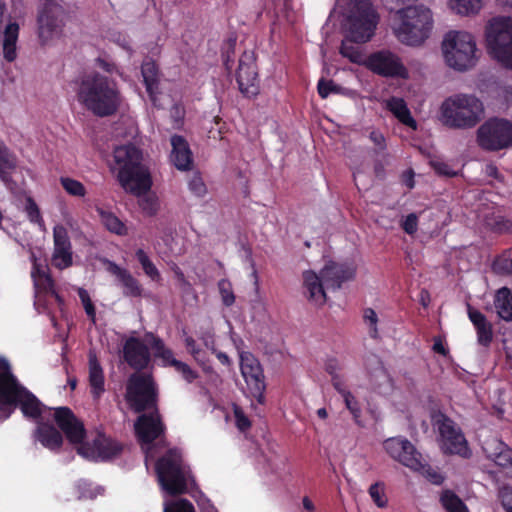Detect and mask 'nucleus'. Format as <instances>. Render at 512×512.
Wrapping results in <instances>:
<instances>
[{
  "instance_id": "obj_1",
  "label": "nucleus",
  "mask_w": 512,
  "mask_h": 512,
  "mask_svg": "<svg viewBox=\"0 0 512 512\" xmlns=\"http://www.w3.org/2000/svg\"><path fill=\"white\" fill-rule=\"evenodd\" d=\"M113 156L119 166L117 179L122 188L136 196L144 195L139 199V207L146 215H155L159 204L155 197L146 195L152 180L148 168L142 163V151L133 144H127L116 147Z\"/></svg>"
},
{
  "instance_id": "obj_2",
  "label": "nucleus",
  "mask_w": 512,
  "mask_h": 512,
  "mask_svg": "<svg viewBox=\"0 0 512 512\" xmlns=\"http://www.w3.org/2000/svg\"><path fill=\"white\" fill-rule=\"evenodd\" d=\"M77 98L88 111L101 118L116 114L122 103L117 82L98 72L82 77Z\"/></svg>"
},
{
  "instance_id": "obj_3",
  "label": "nucleus",
  "mask_w": 512,
  "mask_h": 512,
  "mask_svg": "<svg viewBox=\"0 0 512 512\" xmlns=\"http://www.w3.org/2000/svg\"><path fill=\"white\" fill-rule=\"evenodd\" d=\"M0 365V422L10 418L16 408L26 418H39L42 414L39 399L19 382L7 360L0 361Z\"/></svg>"
},
{
  "instance_id": "obj_4",
  "label": "nucleus",
  "mask_w": 512,
  "mask_h": 512,
  "mask_svg": "<svg viewBox=\"0 0 512 512\" xmlns=\"http://www.w3.org/2000/svg\"><path fill=\"white\" fill-rule=\"evenodd\" d=\"M393 33L404 45L420 46L430 36L433 16L424 5H414L397 10L393 16Z\"/></svg>"
},
{
  "instance_id": "obj_5",
  "label": "nucleus",
  "mask_w": 512,
  "mask_h": 512,
  "mask_svg": "<svg viewBox=\"0 0 512 512\" xmlns=\"http://www.w3.org/2000/svg\"><path fill=\"white\" fill-rule=\"evenodd\" d=\"M484 106L480 99L470 94H455L440 106V121L451 129H471L482 120Z\"/></svg>"
},
{
  "instance_id": "obj_6",
  "label": "nucleus",
  "mask_w": 512,
  "mask_h": 512,
  "mask_svg": "<svg viewBox=\"0 0 512 512\" xmlns=\"http://www.w3.org/2000/svg\"><path fill=\"white\" fill-rule=\"evenodd\" d=\"M155 472L162 489L171 496L187 493L188 485L195 483L189 466L175 449H169L156 461Z\"/></svg>"
},
{
  "instance_id": "obj_7",
  "label": "nucleus",
  "mask_w": 512,
  "mask_h": 512,
  "mask_svg": "<svg viewBox=\"0 0 512 512\" xmlns=\"http://www.w3.org/2000/svg\"><path fill=\"white\" fill-rule=\"evenodd\" d=\"M344 15L349 40L358 43L371 40L379 23V15L370 0H349Z\"/></svg>"
},
{
  "instance_id": "obj_8",
  "label": "nucleus",
  "mask_w": 512,
  "mask_h": 512,
  "mask_svg": "<svg viewBox=\"0 0 512 512\" xmlns=\"http://www.w3.org/2000/svg\"><path fill=\"white\" fill-rule=\"evenodd\" d=\"M442 51L447 65L458 71H466L477 62L476 42L468 32L447 33L442 42Z\"/></svg>"
},
{
  "instance_id": "obj_9",
  "label": "nucleus",
  "mask_w": 512,
  "mask_h": 512,
  "mask_svg": "<svg viewBox=\"0 0 512 512\" xmlns=\"http://www.w3.org/2000/svg\"><path fill=\"white\" fill-rule=\"evenodd\" d=\"M486 48L502 66L512 69V18H493L485 30Z\"/></svg>"
},
{
  "instance_id": "obj_10",
  "label": "nucleus",
  "mask_w": 512,
  "mask_h": 512,
  "mask_svg": "<svg viewBox=\"0 0 512 512\" xmlns=\"http://www.w3.org/2000/svg\"><path fill=\"white\" fill-rule=\"evenodd\" d=\"M125 400L136 413L158 408V388L150 373H132L126 383Z\"/></svg>"
},
{
  "instance_id": "obj_11",
  "label": "nucleus",
  "mask_w": 512,
  "mask_h": 512,
  "mask_svg": "<svg viewBox=\"0 0 512 512\" xmlns=\"http://www.w3.org/2000/svg\"><path fill=\"white\" fill-rule=\"evenodd\" d=\"M431 424L439 434L441 448L445 454L458 455L468 459L472 455L468 441L461 428L445 413L433 410L430 414Z\"/></svg>"
},
{
  "instance_id": "obj_12",
  "label": "nucleus",
  "mask_w": 512,
  "mask_h": 512,
  "mask_svg": "<svg viewBox=\"0 0 512 512\" xmlns=\"http://www.w3.org/2000/svg\"><path fill=\"white\" fill-rule=\"evenodd\" d=\"M477 144L485 151H499L512 146V123L506 119L490 118L477 130Z\"/></svg>"
},
{
  "instance_id": "obj_13",
  "label": "nucleus",
  "mask_w": 512,
  "mask_h": 512,
  "mask_svg": "<svg viewBox=\"0 0 512 512\" xmlns=\"http://www.w3.org/2000/svg\"><path fill=\"white\" fill-rule=\"evenodd\" d=\"M240 371L247 385L249 395L259 404L265 401V376L259 360L248 351L240 353Z\"/></svg>"
},
{
  "instance_id": "obj_14",
  "label": "nucleus",
  "mask_w": 512,
  "mask_h": 512,
  "mask_svg": "<svg viewBox=\"0 0 512 512\" xmlns=\"http://www.w3.org/2000/svg\"><path fill=\"white\" fill-rule=\"evenodd\" d=\"M365 67L382 77L404 79L408 77V71L401 59L389 50L371 53L365 60Z\"/></svg>"
},
{
  "instance_id": "obj_15",
  "label": "nucleus",
  "mask_w": 512,
  "mask_h": 512,
  "mask_svg": "<svg viewBox=\"0 0 512 512\" xmlns=\"http://www.w3.org/2000/svg\"><path fill=\"white\" fill-rule=\"evenodd\" d=\"M236 81L240 92L247 98L259 93L256 57L253 51H244L236 70Z\"/></svg>"
},
{
  "instance_id": "obj_16",
  "label": "nucleus",
  "mask_w": 512,
  "mask_h": 512,
  "mask_svg": "<svg viewBox=\"0 0 512 512\" xmlns=\"http://www.w3.org/2000/svg\"><path fill=\"white\" fill-rule=\"evenodd\" d=\"M37 17L38 35L44 43L60 32L63 26L64 8L52 0H45Z\"/></svg>"
},
{
  "instance_id": "obj_17",
  "label": "nucleus",
  "mask_w": 512,
  "mask_h": 512,
  "mask_svg": "<svg viewBox=\"0 0 512 512\" xmlns=\"http://www.w3.org/2000/svg\"><path fill=\"white\" fill-rule=\"evenodd\" d=\"M384 449L391 458L414 471H419L423 467L421 454L406 438H389L384 441Z\"/></svg>"
},
{
  "instance_id": "obj_18",
  "label": "nucleus",
  "mask_w": 512,
  "mask_h": 512,
  "mask_svg": "<svg viewBox=\"0 0 512 512\" xmlns=\"http://www.w3.org/2000/svg\"><path fill=\"white\" fill-rule=\"evenodd\" d=\"M122 356L127 365L135 372L143 373L151 364L149 346L139 337H128L122 348Z\"/></svg>"
},
{
  "instance_id": "obj_19",
  "label": "nucleus",
  "mask_w": 512,
  "mask_h": 512,
  "mask_svg": "<svg viewBox=\"0 0 512 512\" xmlns=\"http://www.w3.org/2000/svg\"><path fill=\"white\" fill-rule=\"evenodd\" d=\"M134 428L139 442L146 445L153 443L165 432V425L162 422L158 408L152 410L149 414H141L137 418Z\"/></svg>"
},
{
  "instance_id": "obj_20",
  "label": "nucleus",
  "mask_w": 512,
  "mask_h": 512,
  "mask_svg": "<svg viewBox=\"0 0 512 512\" xmlns=\"http://www.w3.org/2000/svg\"><path fill=\"white\" fill-rule=\"evenodd\" d=\"M54 419L70 443L81 444L84 441L86 437L84 424L74 415L70 408H56Z\"/></svg>"
},
{
  "instance_id": "obj_21",
  "label": "nucleus",
  "mask_w": 512,
  "mask_h": 512,
  "mask_svg": "<svg viewBox=\"0 0 512 512\" xmlns=\"http://www.w3.org/2000/svg\"><path fill=\"white\" fill-rule=\"evenodd\" d=\"M356 269L352 264L329 261L321 269V279L328 290H337L342 284L354 279Z\"/></svg>"
},
{
  "instance_id": "obj_22",
  "label": "nucleus",
  "mask_w": 512,
  "mask_h": 512,
  "mask_svg": "<svg viewBox=\"0 0 512 512\" xmlns=\"http://www.w3.org/2000/svg\"><path fill=\"white\" fill-rule=\"evenodd\" d=\"M53 241L52 265L59 270L70 267L73 263L72 245L64 226L57 225L54 227Z\"/></svg>"
},
{
  "instance_id": "obj_23",
  "label": "nucleus",
  "mask_w": 512,
  "mask_h": 512,
  "mask_svg": "<svg viewBox=\"0 0 512 512\" xmlns=\"http://www.w3.org/2000/svg\"><path fill=\"white\" fill-rule=\"evenodd\" d=\"M17 166V156L5 144L0 143V180L12 194L20 192L19 185L12 177Z\"/></svg>"
},
{
  "instance_id": "obj_24",
  "label": "nucleus",
  "mask_w": 512,
  "mask_h": 512,
  "mask_svg": "<svg viewBox=\"0 0 512 512\" xmlns=\"http://www.w3.org/2000/svg\"><path fill=\"white\" fill-rule=\"evenodd\" d=\"M107 271L114 275L121 286L123 287V294L127 297L138 298L142 296L143 287L138 279H136L130 271L120 267L113 261L107 260Z\"/></svg>"
},
{
  "instance_id": "obj_25",
  "label": "nucleus",
  "mask_w": 512,
  "mask_h": 512,
  "mask_svg": "<svg viewBox=\"0 0 512 512\" xmlns=\"http://www.w3.org/2000/svg\"><path fill=\"white\" fill-rule=\"evenodd\" d=\"M467 315L476 330L478 343L483 347H489L493 341L492 323L469 303H467Z\"/></svg>"
},
{
  "instance_id": "obj_26",
  "label": "nucleus",
  "mask_w": 512,
  "mask_h": 512,
  "mask_svg": "<svg viewBox=\"0 0 512 512\" xmlns=\"http://www.w3.org/2000/svg\"><path fill=\"white\" fill-rule=\"evenodd\" d=\"M171 161L178 170H190L193 164V156L187 140L181 135L171 137Z\"/></svg>"
},
{
  "instance_id": "obj_27",
  "label": "nucleus",
  "mask_w": 512,
  "mask_h": 512,
  "mask_svg": "<svg viewBox=\"0 0 512 512\" xmlns=\"http://www.w3.org/2000/svg\"><path fill=\"white\" fill-rule=\"evenodd\" d=\"M34 435L43 447L51 451H58L63 444L61 432L48 423H39Z\"/></svg>"
},
{
  "instance_id": "obj_28",
  "label": "nucleus",
  "mask_w": 512,
  "mask_h": 512,
  "mask_svg": "<svg viewBox=\"0 0 512 512\" xmlns=\"http://www.w3.org/2000/svg\"><path fill=\"white\" fill-rule=\"evenodd\" d=\"M89 385L94 399H99L105 392L104 372L95 354L90 353L88 358Z\"/></svg>"
},
{
  "instance_id": "obj_29",
  "label": "nucleus",
  "mask_w": 512,
  "mask_h": 512,
  "mask_svg": "<svg viewBox=\"0 0 512 512\" xmlns=\"http://www.w3.org/2000/svg\"><path fill=\"white\" fill-rule=\"evenodd\" d=\"M304 286L307 289L308 299L316 304L322 305L326 302L325 285L321 279V275H317L314 271L308 270L303 273Z\"/></svg>"
},
{
  "instance_id": "obj_30",
  "label": "nucleus",
  "mask_w": 512,
  "mask_h": 512,
  "mask_svg": "<svg viewBox=\"0 0 512 512\" xmlns=\"http://www.w3.org/2000/svg\"><path fill=\"white\" fill-rule=\"evenodd\" d=\"M20 27L17 22H9L3 31L2 50L7 62H13L17 58V41Z\"/></svg>"
},
{
  "instance_id": "obj_31",
  "label": "nucleus",
  "mask_w": 512,
  "mask_h": 512,
  "mask_svg": "<svg viewBox=\"0 0 512 512\" xmlns=\"http://www.w3.org/2000/svg\"><path fill=\"white\" fill-rule=\"evenodd\" d=\"M141 73L150 100L155 104L159 94V70L154 61H146L142 64Z\"/></svg>"
},
{
  "instance_id": "obj_32",
  "label": "nucleus",
  "mask_w": 512,
  "mask_h": 512,
  "mask_svg": "<svg viewBox=\"0 0 512 512\" xmlns=\"http://www.w3.org/2000/svg\"><path fill=\"white\" fill-rule=\"evenodd\" d=\"M387 109L399 120V122L414 130L417 129V122L412 117L404 99L391 97L387 101Z\"/></svg>"
},
{
  "instance_id": "obj_33",
  "label": "nucleus",
  "mask_w": 512,
  "mask_h": 512,
  "mask_svg": "<svg viewBox=\"0 0 512 512\" xmlns=\"http://www.w3.org/2000/svg\"><path fill=\"white\" fill-rule=\"evenodd\" d=\"M487 452V457L492 460L497 466L504 469H509V475L512 478V449L502 441H495L493 443V452Z\"/></svg>"
},
{
  "instance_id": "obj_34",
  "label": "nucleus",
  "mask_w": 512,
  "mask_h": 512,
  "mask_svg": "<svg viewBox=\"0 0 512 512\" xmlns=\"http://www.w3.org/2000/svg\"><path fill=\"white\" fill-rule=\"evenodd\" d=\"M95 210L100 218L102 225L113 234L118 236H125L128 234V229L125 223L120 220L112 211L103 207L96 206Z\"/></svg>"
},
{
  "instance_id": "obj_35",
  "label": "nucleus",
  "mask_w": 512,
  "mask_h": 512,
  "mask_svg": "<svg viewBox=\"0 0 512 512\" xmlns=\"http://www.w3.org/2000/svg\"><path fill=\"white\" fill-rule=\"evenodd\" d=\"M93 446L100 458L103 460L112 459L122 452V445L109 437L99 436L94 442Z\"/></svg>"
},
{
  "instance_id": "obj_36",
  "label": "nucleus",
  "mask_w": 512,
  "mask_h": 512,
  "mask_svg": "<svg viewBox=\"0 0 512 512\" xmlns=\"http://www.w3.org/2000/svg\"><path fill=\"white\" fill-rule=\"evenodd\" d=\"M494 305L498 316L505 321H512V292L507 287L497 290Z\"/></svg>"
},
{
  "instance_id": "obj_37",
  "label": "nucleus",
  "mask_w": 512,
  "mask_h": 512,
  "mask_svg": "<svg viewBox=\"0 0 512 512\" xmlns=\"http://www.w3.org/2000/svg\"><path fill=\"white\" fill-rule=\"evenodd\" d=\"M32 278L37 290L50 294L59 303L63 301L62 297L54 288L55 284L53 278L48 273L43 270L36 269L32 272Z\"/></svg>"
},
{
  "instance_id": "obj_38",
  "label": "nucleus",
  "mask_w": 512,
  "mask_h": 512,
  "mask_svg": "<svg viewBox=\"0 0 512 512\" xmlns=\"http://www.w3.org/2000/svg\"><path fill=\"white\" fill-rule=\"evenodd\" d=\"M355 43L359 44L358 42L349 40L348 35L346 34L341 43L339 53L343 57L349 59L350 62L365 66V60L367 57L364 56L360 47L354 45Z\"/></svg>"
},
{
  "instance_id": "obj_39",
  "label": "nucleus",
  "mask_w": 512,
  "mask_h": 512,
  "mask_svg": "<svg viewBox=\"0 0 512 512\" xmlns=\"http://www.w3.org/2000/svg\"><path fill=\"white\" fill-rule=\"evenodd\" d=\"M485 227L495 234H510L512 233V220L499 214L487 215Z\"/></svg>"
},
{
  "instance_id": "obj_40",
  "label": "nucleus",
  "mask_w": 512,
  "mask_h": 512,
  "mask_svg": "<svg viewBox=\"0 0 512 512\" xmlns=\"http://www.w3.org/2000/svg\"><path fill=\"white\" fill-rule=\"evenodd\" d=\"M440 502L447 512H469L467 505L451 490L442 492Z\"/></svg>"
},
{
  "instance_id": "obj_41",
  "label": "nucleus",
  "mask_w": 512,
  "mask_h": 512,
  "mask_svg": "<svg viewBox=\"0 0 512 512\" xmlns=\"http://www.w3.org/2000/svg\"><path fill=\"white\" fill-rule=\"evenodd\" d=\"M492 269L497 275L512 276V247L504 250L494 259Z\"/></svg>"
},
{
  "instance_id": "obj_42",
  "label": "nucleus",
  "mask_w": 512,
  "mask_h": 512,
  "mask_svg": "<svg viewBox=\"0 0 512 512\" xmlns=\"http://www.w3.org/2000/svg\"><path fill=\"white\" fill-rule=\"evenodd\" d=\"M483 5V0H451V7L460 15L477 14Z\"/></svg>"
},
{
  "instance_id": "obj_43",
  "label": "nucleus",
  "mask_w": 512,
  "mask_h": 512,
  "mask_svg": "<svg viewBox=\"0 0 512 512\" xmlns=\"http://www.w3.org/2000/svg\"><path fill=\"white\" fill-rule=\"evenodd\" d=\"M25 212L28 220L31 223L37 224L41 229L45 228V222L41 215L40 209L35 200L30 196L26 198Z\"/></svg>"
},
{
  "instance_id": "obj_44",
  "label": "nucleus",
  "mask_w": 512,
  "mask_h": 512,
  "mask_svg": "<svg viewBox=\"0 0 512 512\" xmlns=\"http://www.w3.org/2000/svg\"><path fill=\"white\" fill-rule=\"evenodd\" d=\"M60 183L63 189L71 196L84 197L87 193L85 186L76 179L61 177Z\"/></svg>"
},
{
  "instance_id": "obj_45",
  "label": "nucleus",
  "mask_w": 512,
  "mask_h": 512,
  "mask_svg": "<svg viewBox=\"0 0 512 512\" xmlns=\"http://www.w3.org/2000/svg\"><path fill=\"white\" fill-rule=\"evenodd\" d=\"M218 290L224 306L230 307L235 303L232 283L228 279L219 280Z\"/></svg>"
},
{
  "instance_id": "obj_46",
  "label": "nucleus",
  "mask_w": 512,
  "mask_h": 512,
  "mask_svg": "<svg viewBox=\"0 0 512 512\" xmlns=\"http://www.w3.org/2000/svg\"><path fill=\"white\" fill-rule=\"evenodd\" d=\"M343 400L345 403L346 408L349 410V412L352 414L354 422L358 426H362L361 421V406L356 397L350 392L345 393V396H343Z\"/></svg>"
},
{
  "instance_id": "obj_47",
  "label": "nucleus",
  "mask_w": 512,
  "mask_h": 512,
  "mask_svg": "<svg viewBox=\"0 0 512 512\" xmlns=\"http://www.w3.org/2000/svg\"><path fill=\"white\" fill-rule=\"evenodd\" d=\"M164 512H195V508L189 500L181 498L166 503Z\"/></svg>"
},
{
  "instance_id": "obj_48",
  "label": "nucleus",
  "mask_w": 512,
  "mask_h": 512,
  "mask_svg": "<svg viewBox=\"0 0 512 512\" xmlns=\"http://www.w3.org/2000/svg\"><path fill=\"white\" fill-rule=\"evenodd\" d=\"M318 94L322 99L327 98L330 94H339L341 87L334 83L333 80L321 78L317 84Z\"/></svg>"
},
{
  "instance_id": "obj_49",
  "label": "nucleus",
  "mask_w": 512,
  "mask_h": 512,
  "mask_svg": "<svg viewBox=\"0 0 512 512\" xmlns=\"http://www.w3.org/2000/svg\"><path fill=\"white\" fill-rule=\"evenodd\" d=\"M369 495L373 502L379 507L384 508L387 505V497L384 492V486L381 483H374L369 488Z\"/></svg>"
},
{
  "instance_id": "obj_50",
  "label": "nucleus",
  "mask_w": 512,
  "mask_h": 512,
  "mask_svg": "<svg viewBox=\"0 0 512 512\" xmlns=\"http://www.w3.org/2000/svg\"><path fill=\"white\" fill-rule=\"evenodd\" d=\"M173 368L181 374L182 378L187 383L194 382L198 377L199 374L197 371L193 370L187 363L182 361H174L173 362Z\"/></svg>"
},
{
  "instance_id": "obj_51",
  "label": "nucleus",
  "mask_w": 512,
  "mask_h": 512,
  "mask_svg": "<svg viewBox=\"0 0 512 512\" xmlns=\"http://www.w3.org/2000/svg\"><path fill=\"white\" fill-rule=\"evenodd\" d=\"M363 319L364 322L369 326V335L373 339L378 338V316L374 309L372 308H366L363 312Z\"/></svg>"
},
{
  "instance_id": "obj_52",
  "label": "nucleus",
  "mask_w": 512,
  "mask_h": 512,
  "mask_svg": "<svg viewBox=\"0 0 512 512\" xmlns=\"http://www.w3.org/2000/svg\"><path fill=\"white\" fill-rule=\"evenodd\" d=\"M188 188L197 197H203L207 193V187L199 173L192 175L188 182Z\"/></svg>"
},
{
  "instance_id": "obj_53",
  "label": "nucleus",
  "mask_w": 512,
  "mask_h": 512,
  "mask_svg": "<svg viewBox=\"0 0 512 512\" xmlns=\"http://www.w3.org/2000/svg\"><path fill=\"white\" fill-rule=\"evenodd\" d=\"M185 347L187 351L191 354L193 359L198 364H204V352L202 349L197 345L195 339L191 336H186L184 339Z\"/></svg>"
},
{
  "instance_id": "obj_54",
  "label": "nucleus",
  "mask_w": 512,
  "mask_h": 512,
  "mask_svg": "<svg viewBox=\"0 0 512 512\" xmlns=\"http://www.w3.org/2000/svg\"><path fill=\"white\" fill-rule=\"evenodd\" d=\"M78 295L83 304V307H84V310H85L87 316L90 318L92 323H95L96 322V309H95L94 304L92 303V300H91L88 292L85 289L80 288L78 291Z\"/></svg>"
},
{
  "instance_id": "obj_55",
  "label": "nucleus",
  "mask_w": 512,
  "mask_h": 512,
  "mask_svg": "<svg viewBox=\"0 0 512 512\" xmlns=\"http://www.w3.org/2000/svg\"><path fill=\"white\" fill-rule=\"evenodd\" d=\"M430 166L431 168L435 171V173L439 176H444V177H449V178H452V177H455L457 175V172L454 171L450 165L444 161H441V160H438V159H433V160H430Z\"/></svg>"
},
{
  "instance_id": "obj_56",
  "label": "nucleus",
  "mask_w": 512,
  "mask_h": 512,
  "mask_svg": "<svg viewBox=\"0 0 512 512\" xmlns=\"http://www.w3.org/2000/svg\"><path fill=\"white\" fill-rule=\"evenodd\" d=\"M233 414H234V418H235L236 427L241 432H245L251 427L252 423H251L250 419L246 416V414L244 413V411L242 410L241 407L235 405L233 407Z\"/></svg>"
},
{
  "instance_id": "obj_57",
  "label": "nucleus",
  "mask_w": 512,
  "mask_h": 512,
  "mask_svg": "<svg viewBox=\"0 0 512 512\" xmlns=\"http://www.w3.org/2000/svg\"><path fill=\"white\" fill-rule=\"evenodd\" d=\"M498 497L503 509L506 512H512V486L503 485L499 488Z\"/></svg>"
},
{
  "instance_id": "obj_58",
  "label": "nucleus",
  "mask_w": 512,
  "mask_h": 512,
  "mask_svg": "<svg viewBox=\"0 0 512 512\" xmlns=\"http://www.w3.org/2000/svg\"><path fill=\"white\" fill-rule=\"evenodd\" d=\"M401 228L408 235H414L418 229V216L415 213L408 214L402 221Z\"/></svg>"
},
{
  "instance_id": "obj_59",
  "label": "nucleus",
  "mask_w": 512,
  "mask_h": 512,
  "mask_svg": "<svg viewBox=\"0 0 512 512\" xmlns=\"http://www.w3.org/2000/svg\"><path fill=\"white\" fill-rule=\"evenodd\" d=\"M146 339L149 341L151 348L155 353H161L164 351L167 347L165 346L164 341L157 335L148 332L145 335Z\"/></svg>"
},
{
  "instance_id": "obj_60",
  "label": "nucleus",
  "mask_w": 512,
  "mask_h": 512,
  "mask_svg": "<svg viewBox=\"0 0 512 512\" xmlns=\"http://www.w3.org/2000/svg\"><path fill=\"white\" fill-rule=\"evenodd\" d=\"M341 365L336 358H329L325 362L324 369L325 371L332 377L339 375V371L341 370Z\"/></svg>"
},
{
  "instance_id": "obj_61",
  "label": "nucleus",
  "mask_w": 512,
  "mask_h": 512,
  "mask_svg": "<svg viewBox=\"0 0 512 512\" xmlns=\"http://www.w3.org/2000/svg\"><path fill=\"white\" fill-rule=\"evenodd\" d=\"M235 43H230L227 51L223 53V65L228 73L232 71L234 60L232 59V55H234Z\"/></svg>"
},
{
  "instance_id": "obj_62",
  "label": "nucleus",
  "mask_w": 512,
  "mask_h": 512,
  "mask_svg": "<svg viewBox=\"0 0 512 512\" xmlns=\"http://www.w3.org/2000/svg\"><path fill=\"white\" fill-rule=\"evenodd\" d=\"M156 358H160L163 361L164 366H171L173 367V362L178 361L174 357V353L170 348H166L161 353H155Z\"/></svg>"
},
{
  "instance_id": "obj_63",
  "label": "nucleus",
  "mask_w": 512,
  "mask_h": 512,
  "mask_svg": "<svg viewBox=\"0 0 512 512\" xmlns=\"http://www.w3.org/2000/svg\"><path fill=\"white\" fill-rule=\"evenodd\" d=\"M96 66L109 74H112L117 70V67L113 62L101 57L96 59Z\"/></svg>"
},
{
  "instance_id": "obj_64",
  "label": "nucleus",
  "mask_w": 512,
  "mask_h": 512,
  "mask_svg": "<svg viewBox=\"0 0 512 512\" xmlns=\"http://www.w3.org/2000/svg\"><path fill=\"white\" fill-rule=\"evenodd\" d=\"M369 138L374 143V145L379 148V150L386 149V140L381 132L373 130L370 133Z\"/></svg>"
}]
</instances>
